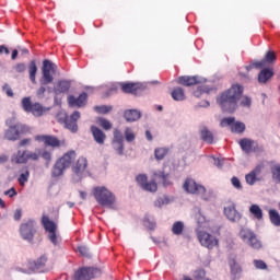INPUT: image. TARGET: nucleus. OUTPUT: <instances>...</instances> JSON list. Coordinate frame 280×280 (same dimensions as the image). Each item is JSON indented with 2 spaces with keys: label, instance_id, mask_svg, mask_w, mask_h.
Segmentation results:
<instances>
[{
  "label": "nucleus",
  "instance_id": "2eb2a0df",
  "mask_svg": "<svg viewBox=\"0 0 280 280\" xmlns=\"http://www.w3.org/2000/svg\"><path fill=\"white\" fill-rule=\"evenodd\" d=\"M80 112L75 110L70 116H66L63 124L70 132H78V119H80Z\"/></svg>",
  "mask_w": 280,
  "mask_h": 280
},
{
  "label": "nucleus",
  "instance_id": "9d476101",
  "mask_svg": "<svg viewBox=\"0 0 280 280\" xmlns=\"http://www.w3.org/2000/svg\"><path fill=\"white\" fill-rule=\"evenodd\" d=\"M34 224V220H28L20 225V235L26 242H34V235H36V228Z\"/></svg>",
  "mask_w": 280,
  "mask_h": 280
},
{
  "label": "nucleus",
  "instance_id": "412c9836",
  "mask_svg": "<svg viewBox=\"0 0 280 280\" xmlns=\"http://www.w3.org/2000/svg\"><path fill=\"white\" fill-rule=\"evenodd\" d=\"M154 176L160 183H162L163 187H170L172 185V180L170 179V171L164 166L162 171H158L154 173Z\"/></svg>",
  "mask_w": 280,
  "mask_h": 280
},
{
  "label": "nucleus",
  "instance_id": "39448f33",
  "mask_svg": "<svg viewBox=\"0 0 280 280\" xmlns=\"http://www.w3.org/2000/svg\"><path fill=\"white\" fill-rule=\"evenodd\" d=\"M238 236L242 238V242H244V244L250 246V248H254V250H259V248H261V241L257 238V234H255L253 230L248 228H242Z\"/></svg>",
  "mask_w": 280,
  "mask_h": 280
},
{
  "label": "nucleus",
  "instance_id": "4468645a",
  "mask_svg": "<svg viewBox=\"0 0 280 280\" xmlns=\"http://www.w3.org/2000/svg\"><path fill=\"white\" fill-rule=\"evenodd\" d=\"M112 145L119 156H124V133H121L119 129L114 130Z\"/></svg>",
  "mask_w": 280,
  "mask_h": 280
},
{
  "label": "nucleus",
  "instance_id": "0eeeda50",
  "mask_svg": "<svg viewBox=\"0 0 280 280\" xmlns=\"http://www.w3.org/2000/svg\"><path fill=\"white\" fill-rule=\"evenodd\" d=\"M184 189L187 194H195L196 196H201L202 200H209L207 197V188L198 183H196L192 178H187L184 183Z\"/></svg>",
  "mask_w": 280,
  "mask_h": 280
},
{
  "label": "nucleus",
  "instance_id": "a18cd8bd",
  "mask_svg": "<svg viewBox=\"0 0 280 280\" xmlns=\"http://www.w3.org/2000/svg\"><path fill=\"white\" fill-rule=\"evenodd\" d=\"M39 156H42V159L46 161V167H49V165H51V152L47 150H40Z\"/></svg>",
  "mask_w": 280,
  "mask_h": 280
},
{
  "label": "nucleus",
  "instance_id": "f704fd0d",
  "mask_svg": "<svg viewBox=\"0 0 280 280\" xmlns=\"http://www.w3.org/2000/svg\"><path fill=\"white\" fill-rule=\"evenodd\" d=\"M45 110V107L40 103H34L28 113H32L34 117H43Z\"/></svg>",
  "mask_w": 280,
  "mask_h": 280
},
{
  "label": "nucleus",
  "instance_id": "20e7f679",
  "mask_svg": "<svg viewBox=\"0 0 280 280\" xmlns=\"http://www.w3.org/2000/svg\"><path fill=\"white\" fill-rule=\"evenodd\" d=\"M93 196L101 207H112L115 205V195L104 186L95 187Z\"/></svg>",
  "mask_w": 280,
  "mask_h": 280
},
{
  "label": "nucleus",
  "instance_id": "37998d69",
  "mask_svg": "<svg viewBox=\"0 0 280 280\" xmlns=\"http://www.w3.org/2000/svg\"><path fill=\"white\" fill-rule=\"evenodd\" d=\"M277 60V55L273 50H268L265 55V58L262 61H265V65H272Z\"/></svg>",
  "mask_w": 280,
  "mask_h": 280
},
{
  "label": "nucleus",
  "instance_id": "b1692460",
  "mask_svg": "<svg viewBox=\"0 0 280 280\" xmlns=\"http://www.w3.org/2000/svg\"><path fill=\"white\" fill-rule=\"evenodd\" d=\"M35 141H44L50 148H60V140L54 136H36Z\"/></svg>",
  "mask_w": 280,
  "mask_h": 280
},
{
  "label": "nucleus",
  "instance_id": "bf43d9fd",
  "mask_svg": "<svg viewBox=\"0 0 280 280\" xmlns=\"http://www.w3.org/2000/svg\"><path fill=\"white\" fill-rule=\"evenodd\" d=\"M48 240L54 246H58V235L56 234V231L48 232Z\"/></svg>",
  "mask_w": 280,
  "mask_h": 280
},
{
  "label": "nucleus",
  "instance_id": "dca6fc26",
  "mask_svg": "<svg viewBox=\"0 0 280 280\" xmlns=\"http://www.w3.org/2000/svg\"><path fill=\"white\" fill-rule=\"evenodd\" d=\"M177 82L178 84H182V86H195V84H205V82H207V79L198 75H183L178 78Z\"/></svg>",
  "mask_w": 280,
  "mask_h": 280
},
{
  "label": "nucleus",
  "instance_id": "6e6552de",
  "mask_svg": "<svg viewBox=\"0 0 280 280\" xmlns=\"http://www.w3.org/2000/svg\"><path fill=\"white\" fill-rule=\"evenodd\" d=\"M102 277V270L95 267H82L74 272V280H91Z\"/></svg>",
  "mask_w": 280,
  "mask_h": 280
},
{
  "label": "nucleus",
  "instance_id": "f3484780",
  "mask_svg": "<svg viewBox=\"0 0 280 280\" xmlns=\"http://www.w3.org/2000/svg\"><path fill=\"white\" fill-rule=\"evenodd\" d=\"M46 265H47V257L40 256L35 261L30 262L28 268L30 270H33V272H47L48 269Z\"/></svg>",
  "mask_w": 280,
  "mask_h": 280
},
{
  "label": "nucleus",
  "instance_id": "774afa93",
  "mask_svg": "<svg viewBox=\"0 0 280 280\" xmlns=\"http://www.w3.org/2000/svg\"><path fill=\"white\" fill-rule=\"evenodd\" d=\"M18 194L19 192H16V188H14V187L4 191V196H9V198H14V196H18Z\"/></svg>",
  "mask_w": 280,
  "mask_h": 280
},
{
  "label": "nucleus",
  "instance_id": "864d4df0",
  "mask_svg": "<svg viewBox=\"0 0 280 280\" xmlns=\"http://www.w3.org/2000/svg\"><path fill=\"white\" fill-rule=\"evenodd\" d=\"M154 205L160 208L163 207V205H170V198L167 196L159 197Z\"/></svg>",
  "mask_w": 280,
  "mask_h": 280
},
{
  "label": "nucleus",
  "instance_id": "69168bd1",
  "mask_svg": "<svg viewBox=\"0 0 280 280\" xmlns=\"http://www.w3.org/2000/svg\"><path fill=\"white\" fill-rule=\"evenodd\" d=\"M212 159H213V165L215 166V167H218V170H222V167H224V162L222 161V160H220V159H218V158H215V156H212Z\"/></svg>",
  "mask_w": 280,
  "mask_h": 280
},
{
  "label": "nucleus",
  "instance_id": "09e8293b",
  "mask_svg": "<svg viewBox=\"0 0 280 280\" xmlns=\"http://www.w3.org/2000/svg\"><path fill=\"white\" fill-rule=\"evenodd\" d=\"M78 250H79L80 255H82V257H86L88 259H91L92 255H91V249L89 248V246L80 245L78 247Z\"/></svg>",
  "mask_w": 280,
  "mask_h": 280
},
{
  "label": "nucleus",
  "instance_id": "bb28decb",
  "mask_svg": "<svg viewBox=\"0 0 280 280\" xmlns=\"http://www.w3.org/2000/svg\"><path fill=\"white\" fill-rule=\"evenodd\" d=\"M124 118L130 124H132V121H138V119H141V110L127 109L124 112Z\"/></svg>",
  "mask_w": 280,
  "mask_h": 280
},
{
  "label": "nucleus",
  "instance_id": "603ef678",
  "mask_svg": "<svg viewBox=\"0 0 280 280\" xmlns=\"http://www.w3.org/2000/svg\"><path fill=\"white\" fill-rule=\"evenodd\" d=\"M253 264L257 270H268V265L264 260L254 259Z\"/></svg>",
  "mask_w": 280,
  "mask_h": 280
},
{
  "label": "nucleus",
  "instance_id": "a19ab883",
  "mask_svg": "<svg viewBox=\"0 0 280 280\" xmlns=\"http://www.w3.org/2000/svg\"><path fill=\"white\" fill-rule=\"evenodd\" d=\"M124 135H125V140L127 141V143H132V141H135V139H137L135 131L130 127L125 128Z\"/></svg>",
  "mask_w": 280,
  "mask_h": 280
},
{
  "label": "nucleus",
  "instance_id": "6ab92c4d",
  "mask_svg": "<svg viewBox=\"0 0 280 280\" xmlns=\"http://www.w3.org/2000/svg\"><path fill=\"white\" fill-rule=\"evenodd\" d=\"M224 215L230 222H240L242 220V213L235 209V206H228L224 208Z\"/></svg>",
  "mask_w": 280,
  "mask_h": 280
},
{
  "label": "nucleus",
  "instance_id": "7ed1b4c3",
  "mask_svg": "<svg viewBox=\"0 0 280 280\" xmlns=\"http://www.w3.org/2000/svg\"><path fill=\"white\" fill-rule=\"evenodd\" d=\"M75 151H68L63 156L56 161L51 170L52 178H58L65 174V170L71 167V163L75 161Z\"/></svg>",
  "mask_w": 280,
  "mask_h": 280
},
{
  "label": "nucleus",
  "instance_id": "2f4dec72",
  "mask_svg": "<svg viewBox=\"0 0 280 280\" xmlns=\"http://www.w3.org/2000/svg\"><path fill=\"white\" fill-rule=\"evenodd\" d=\"M28 78L32 84H36V74L38 73V66H36V61L32 60L28 63Z\"/></svg>",
  "mask_w": 280,
  "mask_h": 280
},
{
  "label": "nucleus",
  "instance_id": "49530a36",
  "mask_svg": "<svg viewBox=\"0 0 280 280\" xmlns=\"http://www.w3.org/2000/svg\"><path fill=\"white\" fill-rule=\"evenodd\" d=\"M39 159H40V149H37L36 152H32V151L26 152V162L39 161Z\"/></svg>",
  "mask_w": 280,
  "mask_h": 280
},
{
  "label": "nucleus",
  "instance_id": "4be33fe9",
  "mask_svg": "<svg viewBox=\"0 0 280 280\" xmlns=\"http://www.w3.org/2000/svg\"><path fill=\"white\" fill-rule=\"evenodd\" d=\"M11 163L14 165H25L27 163V151L18 150L11 155Z\"/></svg>",
  "mask_w": 280,
  "mask_h": 280
},
{
  "label": "nucleus",
  "instance_id": "473e14b6",
  "mask_svg": "<svg viewBox=\"0 0 280 280\" xmlns=\"http://www.w3.org/2000/svg\"><path fill=\"white\" fill-rule=\"evenodd\" d=\"M42 225L44 226L45 231H47V233L56 231L57 229L56 222L50 221L49 217L45 214L42 217Z\"/></svg>",
  "mask_w": 280,
  "mask_h": 280
},
{
  "label": "nucleus",
  "instance_id": "9b49d317",
  "mask_svg": "<svg viewBox=\"0 0 280 280\" xmlns=\"http://www.w3.org/2000/svg\"><path fill=\"white\" fill-rule=\"evenodd\" d=\"M136 183L142 191H150V194L156 192L159 189V186L155 184V182H148V175L147 174H139L136 176Z\"/></svg>",
  "mask_w": 280,
  "mask_h": 280
},
{
  "label": "nucleus",
  "instance_id": "1a4fd4ad",
  "mask_svg": "<svg viewBox=\"0 0 280 280\" xmlns=\"http://www.w3.org/2000/svg\"><path fill=\"white\" fill-rule=\"evenodd\" d=\"M226 126H230L231 132H235L236 135H242L246 131V124L242 121H235V117H225L221 119L220 127L226 128Z\"/></svg>",
  "mask_w": 280,
  "mask_h": 280
},
{
  "label": "nucleus",
  "instance_id": "ddd939ff",
  "mask_svg": "<svg viewBox=\"0 0 280 280\" xmlns=\"http://www.w3.org/2000/svg\"><path fill=\"white\" fill-rule=\"evenodd\" d=\"M89 166V161L86 158H79L75 164L72 166V174L75 177V180H82L84 177V172H86V167Z\"/></svg>",
  "mask_w": 280,
  "mask_h": 280
},
{
  "label": "nucleus",
  "instance_id": "8fccbe9b",
  "mask_svg": "<svg viewBox=\"0 0 280 280\" xmlns=\"http://www.w3.org/2000/svg\"><path fill=\"white\" fill-rule=\"evenodd\" d=\"M32 106H34V104H32V98L30 97L22 98V107H23V110H25V113H30L32 110Z\"/></svg>",
  "mask_w": 280,
  "mask_h": 280
},
{
  "label": "nucleus",
  "instance_id": "cd10ccee",
  "mask_svg": "<svg viewBox=\"0 0 280 280\" xmlns=\"http://www.w3.org/2000/svg\"><path fill=\"white\" fill-rule=\"evenodd\" d=\"M275 75V71L270 68H265L258 73L259 84H266L270 78Z\"/></svg>",
  "mask_w": 280,
  "mask_h": 280
},
{
  "label": "nucleus",
  "instance_id": "f8f14e48",
  "mask_svg": "<svg viewBox=\"0 0 280 280\" xmlns=\"http://www.w3.org/2000/svg\"><path fill=\"white\" fill-rule=\"evenodd\" d=\"M197 237L201 246H205V248H208L209 250H213V248L218 246V238L208 232L199 231Z\"/></svg>",
  "mask_w": 280,
  "mask_h": 280
},
{
  "label": "nucleus",
  "instance_id": "f03ea898",
  "mask_svg": "<svg viewBox=\"0 0 280 280\" xmlns=\"http://www.w3.org/2000/svg\"><path fill=\"white\" fill-rule=\"evenodd\" d=\"M57 66L49 59H45L42 66V77L39 79V89L36 91V95L39 100L45 97V93H47L48 84L54 83V73H56Z\"/></svg>",
  "mask_w": 280,
  "mask_h": 280
},
{
  "label": "nucleus",
  "instance_id": "e2e57ef3",
  "mask_svg": "<svg viewBox=\"0 0 280 280\" xmlns=\"http://www.w3.org/2000/svg\"><path fill=\"white\" fill-rule=\"evenodd\" d=\"M151 240L154 244H156L158 246H160V248H165V246H167V242L165 241H161V240H158L156 237L154 236H151Z\"/></svg>",
  "mask_w": 280,
  "mask_h": 280
},
{
  "label": "nucleus",
  "instance_id": "4d7b16f0",
  "mask_svg": "<svg viewBox=\"0 0 280 280\" xmlns=\"http://www.w3.org/2000/svg\"><path fill=\"white\" fill-rule=\"evenodd\" d=\"M241 106H243V108H250L253 106V98L244 96L241 101Z\"/></svg>",
  "mask_w": 280,
  "mask_h": 280
},
{
  "label": "nucleus",
  "instance_id": "5701e85b",
  "mask_svg": "<svg viewBox=\"0 0 280 280\" xmlns=\"http://www.w3.org/2000/svg\"><path fill=\"white\" fill-rule=\"evenodd\" d=\"M90 130H91L94 141L98 145H104V143L106 141V133H104V131L102 129H100L97 126H94V125L91 126Z\"/></svg>",
  "mask_w": 280,
  "mask_h": 280
},
{
  "label": "nucleus",
  "instance_id": "4c0bfd02",
  "mask_svg": "<svg viewBox=\"0 0 280 280\" xmlns=\"http://www.w3.org/2000/svg\"><path fill=\"white\" fill-rule=\"evenodd\" d=\"M183 231H185V223H183V221H176L173 223V226H172L173 235H183Z\"/></svg>",
  "mask_w": 280,
  "mask_h": 280
},
{
  "label": "nucleus",
  "instance_id": "c85d7f7f",
  "mask_svg": "<svg viewBox=\"0 0 280 280\" xmlns=\"http://www.w3.org/2000/svg\"><path fill=\"white\" fill-rule=\"evenodd\" d=\"M255 140L250 138H243L238 141L241 150L245 152V154H250L253 152V143Z\"/></svg>",
  "mask_w": 280,
  "mask_h": 280
},
{
  "label": "nucleus",
  "instance_id": "aec40b11",
  "mask_svg": "<svg viewBox=\"0 0 280 280\" xmlns=\"http://www.w3.org/2000/svg\"><path fill=\"white\" fill-rule=\"evenodd\" d=\"M199 138L201 139V141H203V143L213 145L214 137H213V132L209 130V127L207 126L199 127Z\"/></svg>",
  "mask_w": 280,
  "mask_h": 280
},
{
  "label": "nucleus",
  "instance_id": "c756f323",
  "mask_svg": "<svg viewBox=\"0 0 280 280\" xmlns=\"http://www.w3.org/2000/svg\"><path fill=\"white\" fill-rule=\"evenodd\" d=\"M120 89L122 93L137 95V91H139V85L137 83H120Z\"/></svg>",
  "mask_w": 280,
  "mask_h": 280
},
{
  "label": "nucleus",
  "instance_id": "f257e3e1",
  "mask_svg": "<svg viewBox=\"0 0 280 280\" xmlns=\"http://www.w3.org/2000/svg\"><path fill=\"white\" fill-rule=\"evenodd\" d=\"M244 88L240 84H234L223 92L220 97L217 98V102L221 106L223 113H235L237 110V103L242 98Z\"/></svg>",
  "mask_w": 280,
  "mask_h": 280
},
{
  "label": "nucleus",
  "instance_id": "338daca9",
  "mask_svg": "<svg viewBox=\"0 0 280 280\" xmlns=\"http://www.w3.org/2000/svg\"><path fill=\"white\" fill-rule=\"evenodd\" d=\"M21 218H23V210L16 209L13 214V220H15V222H19Z\"/></svg>",
  "mask_w": 280,
  "mask_h": 280
},
{
  "label": "nucleus",
  "instance_id": "393cba45",
  "mask_svg": "<svg viewBox=\"0 0 280 280\" xmlns=\"http://www.w3.org/2000/svg\"><path fill=\"white\" fill-rule=\"evenodd\" d=\"M71 89V81L69 80H60L57 85L54 88L55 95H62V93H69Z\"/></svg>",
  "mask_w": 280,
  "mask_h": 280
},
{
  "label": "nucleus",
  "instance_id": "c03bdc74",
  "mask_svg": "<svg viewBox=\"0 0 280 280\" xmlns=\"http://www.w3.org/2000/svg\"><path fill=\"white\" fill-rule=\"evenodd\" d=\"M143 225L149 229V231H154V229H156V222L148 215L144 217Z\"/></svg>",
  "mask_w": 280,
  "mask_h": 280
},
{
  "label": "nucleus",
  "instance_id": "423d86ee",
  "mask_svg": "<svg viewBox=\"0 0 280 280\" xmlns=\"http://www.w3.org/2000/svg\"><path fill=\"white\" fill-rule=\"evenodd\" d=\"M25 132H30L28 126L23 124L11 125L4 131V139H7V141H19L21 135H25Z\"/></svg>",
  "mask_w": 280,
  "mask_h": 280
},
{
  "label": "nucleus",
  "instance_id": "58836bf2",
  "mask_svg": "<svg viewBox=\"0 0 280 280\" xmlns=\"http://www.w3.org/2000/svg\"><path fill=\"white\" fill-rule=\"evenodd\" d=\"M168 152H170V149L167 148H159L154 150V156L156 161H163V159L167 156Z\"/></svg>",
  "mask_w": 280,
  "mask_h": 280
},
{
  "label": "nucleus",
  "instance_id": "13d9d810",
  "mask_svg": "<svg viewBox=\"0 0 280 280\" xmlns=\"http://www.w3.org/2000/svg\"><path fill=\"white\" fill-rule=\"evenodd\" d=\"M201 93H211V89L207 85H200L197 88V91L195 92L196 97L201 95Z\"/></svg>",
  "mask_w": 280,
  "mask_h": 280
},
{
  "label": "nucleus",
  "instance_id": "de8ad7c7",
  "mask_svg": "<svg viewBox=\"0 0 280 280\" xmlns=\"http://www.w3.org/2000/svg\"><path fill=\"white\" fill-rule=\"evenodd\" d=\"M245 180L247 185H255L257 183V171H252L249 174L245 176Z\"/></svg>",
  "mask_w": 280,
  "mask_h": 280
},
{
  "label": "nucleus",
  "instance_id": "ea45409f",
  "mask_svg": "<svg viewBox=\"0 0 280 280\" xmlns=\"http://www.w3.org/2000/svg\"><path fill=\"white\" fill-rule=\"evenodd\" d=\"M272 180L277 185L280 183V164H275L271 166Z\"/></svg>",
  "mask_w": 280,
  "mask_h": 280
},
{
  "label": "nucleus",
  "instance_id": "79ce46f5",
  "mask_svg": "<svg viewBox=\"0 0 280 280\" xmlns=\"http://www.w3.org/2000/svg\"><path fill=\"white\" fill-rule=\"evenodd\" d=\"M95 113H98V115H108L110 110H113L112 105H101L94 107Z\"/></svg>",
  "mask_w": 280,
  "mask_h": 280
},
{
  "label": "nucleus",
  "instance_id": "052dcab7",
  "mask_svg": "<svg viewBox=\"0 0 280 280\" xmlns=\"http://www.w3.org/2000/svg\"><path fill=\"white\" fill-rule=\"evenodd\" d=\"M14 71H16V73H25V69H27V67L25 66L24 62H20V63H16L14 67H13Z\"/></svg>",
  "mask_w": 280,
  "mask_h": 280
},
{
  "label": "nucleus",
  "instance_id": "5fc2aeb1",
  "mask_svg": "<svg viewBox=\"0 0 280 280\" xmlns=\"http://www.w3.org/2000/svg\"><path fill=\"white\" fill-rule=\"evenodd\" d=\"M205 277H207V271L205 269L195 270L194 278L196 280H205Z\"/></svg>",
  "mask_w": 280,
  "mask_h": 280
},
{
  "label": "nucleus",
  "instance_id": "0e129e2a",
  "mask_svg": "<svg viewBox=\"0 0 280 280\" xmlns=\"http://www.w3.org/2000/svg\"><path fill=\"white\" fill-rule=\"evenodd\" d=\"M252 152H264V147L259 145V142L254 140V143L252 144Z\"/></svg>",
  "mask_w": 280,
  "mask_h": 280
},
{
  "label": "nucleus",
  "instance_id": "680f3d73",
  "mask_svg": "<svg viewBox=\"0 0 280 280\" xmlns=\"http://www.w3.org/2000/svg\"><path fill=\"white\" fill-rule=\"evenodd\" d=\"M2 91L8 95V97H14V92L12 91V88L7 83L2 86Z\"/></svg>",
  "mask_w": 280,
  "mask_h": 280
},
{
  "label": "nucleus",
  "instance_id": "e433bc0d",
  "mask_svg": "<svg viewBox=\"0 0 280 280\" xmlns=\"http://www.w3.org/2000/svg\"><path fill=\"white\" fill-rule=\"evenodd\" d=\"M173 100H175V102H183V100H185V91L183 90V88H175L172 93H171Z\"/></svg>",
  "mask_w": 280,
  "mask_h": 280
},
{
  "label": "nucleus",
  "instance_id": "a878e982",
  "mask_svg": "<svg viewBox=\"0 0 280 280\" xmlns=\"http://www.w3.org/2000/svg\"><path fill=\"white\" fill-rule=\"evenodd\" d=\"M229 266L231 270V279L238 280L242 276V266H240L235 259H230Z\"/></svg>",
  "mask_w": 280,
  "mask_h": 280
},
{
  "label": "nucleus",
  "instance_id": "72a5a7b5",
  "mask_svg": "<svg viewBox=\"0 0 280 280\" xmlns=\"http://www.w3.org/2000/svg\"><path fill=\"white\" fill-rule=\"evenodd\" d=\"M249 213H252L256 220H264V210H261L257 203H254L249 207Z\"/></svg>",
  "mask_w": 280,
  "mask_h": 280
},
{
  "label": "nucleus",
  "instance_id": "a211bd4d",
  "mask_svg": "<svg viewBox=\"0 0 280 280\" xmlns=\"http://www.w3.org/2000/svg\"><path fill=\"white\" fill-rule=\"evenodd\" d=\"M89 95L86 92L81 93L78 97L70 95L68 96V103L71 107L82 108L86 106V100Z\"/></svg>",
  "mask_w": 280,
  "mask_h": 280
},
{
  "label": "nucleus",
  "instance_id": "3c124183",
  "mask_svg": "<svg viewBox=\"0 0 280 280\" xmlns=\"http://www.w3.org/2000/svg\"><path fill=\"white\" fill-rule=\"evenodd\" d=\"M98 126H101V128H103L104 130H110L113 128V125L110 124V121H108L106 118H97Z\"/></svg>",
  "mask_w": 280,
  "mask_h": 280
},
{
  "label": "nucleus",
  "instance_id": "6e6d98bb",
  "mask_svg": "<svg viewBox=\"0 0 280 280\" xmlns=\"http://www.w3.org/2000/svg\"><path fill=\"white\" fill-rule=\"evenodd\" d=\"M231 183H232L234 189H237L238 191H242L243 186H242V182L240 180V178H237L236 176H233L231 178Z\"/></svg>",
  "mask_w": 280,
  "mask_h": 280
},
{
  "label": "nucleus",
  "instance_id": "7c9ffc66",
  "mask_svg": "<svg viewBox=\"0 0 280 280\" xmlns=\"http://www.w3.org/2000/svg\"><path fill=\"white\" fill-rule=\"evenodd\" d=\"M30 180V167L24 166L20 170V175L18 178L19 185L25 187V184Z\"/></svg>",
  "mask_w": 280,
  "mask_h": 280
},
{
  "label": "nucleus",
  "instance_id": "c9c22d12",
  "mask_svg": "<svg viewBox=\"0 0 280 280\" xmlns=\"http://www.w3.org/2000/svg\"><path fill=\"white\" fill-rule=\"evenodd\" d=\"M269 220L273 226H280V214L276 209L269 210Z\"/></svg>",
  "mask_w": 280,
  "mask_h": 280
}]
</instances>
